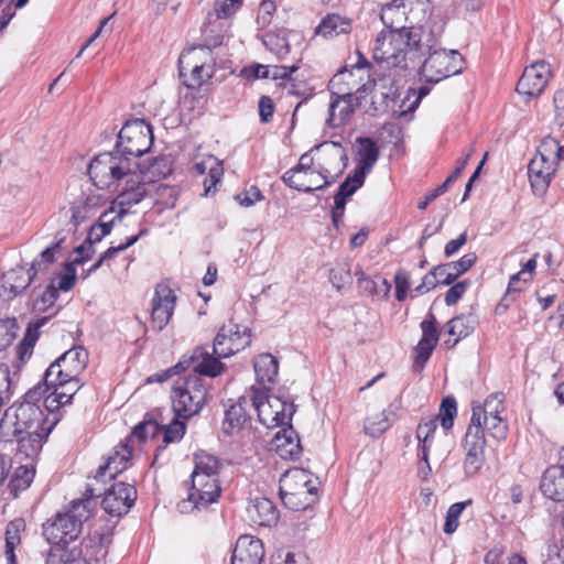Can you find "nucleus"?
Segmentation results:
<instances>
[{
	"label": "nucleus",
	"instance_id": "obj_13",
	"mask_svg": "<svg viewBox=\"0 0 564 564\" xmlns=\"http://www.w3.org/2000/svg\"><path fill=\"white\" fill-rule=\"evenodd\" d=\"M251 343L250 329L246 326H241L235 323L224 325L217 333L212 352L206 347H198L197 349H204L213 358L219 359L228 358L238 351L248 347Z\"/></svg>",
	"mask_w": 564,
	"mask_h": 564
},
{
	"label": "nucleus",
	"instance_id": "obj_7",
	"mask_svg": "<svg viewBox=\"0 0 564 564\" xmlns=\"http://www.w3.org/2000/svg\"><path fill=\"white\" fill-rule=\"evenodd\" d=\"M200 375L193 371L187 377L175 381L171 400L173 412L177 417H192L203 409L206 402L207 389Z\"/></svg>",
	"mask_w": 564,
	"mask_h": 564
},
{
	"label": "nucleus",
	"instance_id": "obj_20",
	"mask_svg": "<svg viewBox=\"0 0 564 564\" xmlns=\"http://www.w3.org/2000/svg\"><path fill=\"white\" fill-rule=\"evenodd\" d=\"M546 152L547 151L540 148L528 166L531 186L538 193H544L546 191L557 167L556 158Z\"/></svg>",
	"mask_w": 564,
	"mask_h": 564
},
{
	"label": "nucleus",
	"instance_id": "obj_54",
	"mask_svg": "<svg viewBox=\"0 0 564 564\" xmlns=\"http://www.w3.org/2000/svg\"><path fill=\"white\" fill-rule=\"evenodd\" d=\"M39 326H40V324H37L35 328H37ZM36 339H37L36 329H32L31 327H29L23 340L15 348L17 357L19 358V360L22 364L25 362V360H28L31 357Z\"/></svg>",
	"mask_w": 564,
	"mask_h": 564
},
{
	"label": "nucleus",
	"instance_id": "obj_1",
	"mask_svg": "<svg viewBox=\"0 0 564 564\" xmlns=\"http://www.w3.org/2000/svg\"><path fill=\"white\" fill-rule=\"evenodd\" d=\"M42 395L41 386L29 390L24 401L13 404L0 420V442L18 438L19 451L26 456L37 454L50 435L56 420L46 425L44 412L37 404Z\"/></svg>",
	"mask_w": 564,
	"mask_h": 564
},
{
	"label": "nucleus",
	"instance_id": "obj_29",
	"mask_svg": "<svg viewBox=\"0 0 564 564\" xmlns=\"http://www.w3.org/2000/svg\"><path fill=\"white\" fill-rule=\"evenodd\" d=\"M133 446L129 443L121 444L113 453L109 456L107 463L100 466L96 473L95 479L99 480L106 475L110 479H115L117 475L121 474L128 466L129 460L132 457Z\"/></svg>",
	"mask_w": 564,
	"mask_h": 564
},
{
	"label": "nucleus",
	"instance_id": "obj_25",
	"mask_svg": "<svg viewBox=\"0 0 564 564\" xmlns=\"http://www.w3.org/2000/svg\"><path fill=\"white\" fill-rule=\"evenodd\" d=\"M176 296L169 286H158L152 300L151 319L156 332H161L170 322Z\"/></svg>",
	"mask_w": 564,
	"mask_h": 564
},
{
	"label": "nucleus",
	"instance_id": "obj_19",
	"mask_svg": "<svg viewBox=\"0 0 564 564\" xmlns=\"http://www.w3.org/2000/svg\"><path fill=\"white\" fill-rule=\"evenodd\" d=\"M242 0H216L213 11L207 14L206 22L202 28L205 41L210 45L219 46L223 42V25H215L218 20L232 15L241 6Z\"/></svg>",
	"mask_w": 564,
	"mask_h": 564
},
{
	"label": "nucleus",
	"instance_id": "obj_57",
	"mask_svg": "<svg viewBox=\"0 0 564 564\" xmlns=\"http://www.w3.org/2000/svg\"><path fill=\"white\" fill-rule=\"evenodd\" d=\"M138 239H139V235H135V236L129 237L124 243H120L116 247L112 246V247L108 248L104 252V254L99 258V260L97 262H95L89 268L88 273L96 271L97 269L100 268V265L102 264L104 261L116 257L120 251L126 250L130 246L134 245L138 241Z\"/></svg>",
	"mask_w": 564,
	"mask_h": 564
},
{
	"label": "nucleus",
	"instance_id": "obj_5",
	"mask_svg": "<svg viewBox=\"0 0 564 564\" xmlns=\"http://www.w3.org/2000/svg\"><path fill=\"white\" fill-rule=\"evenodd\" d=\"M432 8L429 0H392L381 9L380 19L389 31L429 33L440 25H430Z\"/></svg>",
	"mask_w": 564,
	"mask_h": 564
},
{
	"label": "nucleus",
	"instance_id": "obj_9",
	"mask_svg": "<svg viewBox=\"0 0 564 564\" xmlns=\"http://www.w3.org/2000/svg\"><path fill=\"white\" fill-rule=\"evenodd\" d=\"M58 247L59 242L44 249L40 258L33 260L29 270L18 267L3 273L0 283V300L9 303L20 295L30 285L37 271L54 261V252Z\"/></svg>",
	"mask_w": 564,
	"mask_h": 564
},
{
	"label": "nucleus",
	"instance_id": "obj_48",
	"mask_svg": "<svg viewBox=\"0 0 564 564\" xmlns=\"http://www.w3.org/2000/svg\"><path fill=\"white\" fill-rule=\"evenodd\" d=\"M484 434L497 441H502L508 434V424L501 416H482Z\"/></svg>",
	"mask_w": 564,
	"mask_h": 564
},
{
	"label": "nucleus",
	"instance_id": "obj_2",
	"mask_svg": "<svg viewBox=\"0 0 564 564\" xmlns=\"http://www.w3.org/2000/svg\"><path fill=\"white\" fill-rule=\"evenodd\" d=\"M88 174L96 187L116 193V202L122 208L140 203L145 196V184L132 171L131 159L117 151L95 156L88 166Z\"/></svg>",
	"mask_w": 564,
	"mask_h": 564
},
{
	"label": "nucleus",
	"instance_id": "obj_52",
	"mask_svg": "<svg viewBox=\"0 0 564 564\" xmlns=\"http://www.w3.org/2000/svg\"><path fill=\"white\" fill-rule=\"evenodd\" d=\"M159 431L160 423L156 421H147L140 423L133 429L131 435L126 440V443H129L133 446L135 438L140 442H143L148 437H154Z\"/></svg>",
	"mask_w": 564,
	"mask_h": 564
},
{
	"label": "nucleus",
	"instance_id": "obj_44",
	"mask_svg": "<svg viewBox=\"0 0 564 564\" xmlns=\"http://www.w3.org/2000/svg\"><path fill=\"white\" fill-rule=\"evenodd\" d=\"M263 45L273 54L276 55L278 58H285L290 51L291 46L286 37L285 31H269L265 32L262 36Z\"/></svg>",
	"mask_w": 564,
	"mask_h": 564
},
{
	"label": "nucleus",
	"instance_id": "obj_42",
	"mask_svg": "<svg viewBox=\"0 0 564 564\" xmlns=\"http://www.w3.org/2000/svg\"><path fill=\"white\" fill-rule=\"evenodd\" d=\"M195 467L192 473V477L200 475L207 476L208 478L219 477V470L221 463L219 459L206 452H199L195 454Z\"/></svg>",
	"mask_w": 564,
	"mask_h": 564
},
{
	"label": "nucleus",
	"instance_id": "obj_47",
	"mask_svg": "<svg viewBox=\"0 0 564 564\" xmlns=\"http://www.w3.org/2000/svg\"><path fill=\"white\" fill-rule=\"evenodd\" d=\"M23 528L21 521H12L6 530V551L4 556L7 564H17L14 550L21 543L20 532Z\"/></svg>",
	"mask_w": 564,
	"mask_h": 564
},
{
	"label": "nucleus",
	"instance_id": "obj_22",
	"mask_svg": "<svg viewBox=\"0 0 564 564\" xmlns=\"http://www.w3.org/2000/svg\"><path fill=\"white\" fill-rule=\"evenodd\" d=\"M311 151L301 155L296 166L286 171L282 180L291 188L300 192L313 193L332 184V181H325L323 184L308 185L303 176H313L315 171L312 169L314 159Z\"/></svg>",
	"mask_w": 564,
	"mask_h": 564
},
{
	"label": "nucleus",
	"instance_id": "obj_28",
	"mask_svg": "<svg viewBox=\"0 0 564 564\" xmlns=\"http://www.w3.org/2000/svg\"><path fill=\"white\" fill-rule=\"evenodd\" d=\"M250 400L258 413L259 421L268 429H272L273 414L281 409V398L268 395L264 390L252 389Z\"/></svg>",
	"mask_w": 564,
	"mask_h": 564
},
{
	"label": "nucleus",
	"instance_id": "obj_34",
	"mask_svg": "<svg viewBox=\"0 0 564 564\" xmlns=\"http://www.w3.org/2000/svg\"><path fill=\"white\" fill-rule=\"evenodd\" d=\"M359 148L357 150V166L355 173L366 178L379 158V149L370 138H358Z\"/></svg>",
	"mask_w": 564,
	"mask_h": 564
},
{
	"label": "nucleus",
	"instance_id": "obj_49",
	"mask_svg": "<svg viewBox=\"0 0 564 564\" xmlns=\"http://www.w3.org/2000/svg\"><path fill=\"white\" fill-rule=\"evenodd\" d=\"M470 503L471 500H466L463 502L453 503L448 508L445 517V523L443 527L444 533L452 534L457 530L459 524V517L462 516L464 509Z\"/></svg>",
	"mask_w": 564,
	"mask_h": 564
},
{
	"label": "nucleus",
	"instance_id": "obj_45",
	"mask_svg": "<svg viewBox=\"0 0 564 564\" xmlns=\"http://www.w3.org/2000/svg\"><path fill=\"white\" fill-rule=\"evenodd\" d=\"M279 492L283 505L293 511L305 510L316 501V495L307 491L279 490Z\"/></svg>",
	"mask_w": 564,
	"mask_h": 564
},
{
	"label": "nucleus",
	"instance_id": "obj_56",
	"mask_svg": "<svg viewBox=\"0 0 564 564\" xmlns=\"http://www.w3.org/2000/svg\"><path fill=\"white\" fill-rule=\"evenodd\" d=\"M521 283L523 284L520 274H514L510 278L507 292L497 307L498 311L501 308L506 311L509 307L510 302L516 300V294L523 291V286L520 285Z\"/></svg>",
	"mask_w": 564,
	"mask_h": 564
},
{
	"label": "nucleus",
	"instance_id": "obj_51",
	"mask_svg": "<svg viewBox=\"0 0 564 564\" xmlns=\"http://www.w3.org/2000/svg\"><path fill=\"white\" fill-rule=\"evenodd\" d=\"M457 414V403L453 397L443 399L440 406V414L436 416L441 420V425L444 430H449L454 424V419Z\"/></svg>",
	"mask_w": 564,
	"mask_h": 564
},
{
	"label": "nucleus",
	"instance_id": "obj_31",
	"mask_svg": "<svg viewBox=\"0 0 564 564\" xmlns=\"http://www.w3.org/2000/svg\"><path fill=\"white\" fill-rule=\"evenodd\" d=\"M540 489L542 494L554 501L564 500V467L550 466L543 474Z\"/></svg>",
	"mask_w": 564,
	"mask_h": 564
},
{
	"label": "nucleus",
	"instance_id": "obj_27",
	"mask_svg": "<svg viewBox=\"0 0 564 564\" xmlns=\"http://www.w3.org/2000/svg\"><path fill=\"white\" fill-rule=\"evenodd\" d=\"M437 429V417L423 419L416 429V438L419 441V457L425 464L421 473L427 476L431 473L429 456L432 451L434 433Z\"/></svg>",
	"mask_w": 564,
	"mask_h": 564
},
{
	"label": "nucleus",
	"instance_id": "obj_15",
	"mask_svg": "<svg viewBox=\"0 0 564 564\" xmlns=\"http://www.w3.org/2000/svg\"><path fill=\"white\" fill-rule=\"evenodd\" d=\"M87 362V350L80 346L73 347L50 365L44 373V382H53L61 378H79Z\"/></svg>",
	"mask_w": 564,
	"mask_h": 564
},
{
	"label": "nucleus",
	"instance_id": "obj_30",
	"mask_svg": "<svg viewBox=\"0 0 564 564\" xmlns=\"http://www.w3.org/2000/svg\"><path fill=\"white\" fill-rule=\"evenodd\" d=\"M247 511L250 520L261 527H271L279 520V512L274 503L264 497L252 499Z\"/></svg>",
	"mask_w": 564,
	"mask_h": 564
},
{
	"label": "nucleus",
	"instance_id": "obj_37",
	"mask_svg": "<svg viewBox=\"0 0 564 564\" xmlns=\"http://www.w3.org/2000/svg\"><path fill=\"white\" fill-rule=\"evenodd\" d=\"M242 402H247L246 397H242L239 402L231 404L226 410L221 424L223 433L227 435H235L239 433L249 421V415L247 414Z\"/></svg>",
	"mask_w": 564,
	"mask_h": 564
},
{
	"label": "nucleus",
	"instance_id": "obj_62",
	"mask_svg": "<svg viewBox=\"0 0 564 564\" xmlns=\"http://www.w3.org/2000/svg\"><path fill=\"white\" fill-rule=\"evenodd\" d=\"M329 279L332 284L340 290L345 284L351 282L350 270L346 264L332 269Z\"/></svg>",
	"mask_w": 564,
	"mask_h": 564
},
{
	"label": "nucleus",
	"instance_id": "obj_33",
	"mask_svg": "<svg viewBox=\"0 0 564 564\" xmlns=\"http://www.w3.org/2000/svg\"><path fill=\"white\" fill-rule=\"evenodd\" d=\"M351 19L338 13L326 14L314 30V34L324 39H333L351 31Z\"/></svg>",
	"mask_w": 564,
	"mask_h": 564
},
{
	"label": "nucleus",
	"instance_id": "obj_8",
	"mask_svg": "<svg viewBox=\"0 0 564 564\" xmlns=\"http://www.w3.org/2000/svg\"><path fill=\"white\" fill-rule=\"evenodd\" d=\"M441 34L442 32L436 36L434 46L431 50L423 47V50L419 51L417 55L414 56L415 59L425 55V53H429V56L424 59L420 68L422 78L429 83H438L449 76L459 74L463 70L464 59L457 51L435 48L437 39Z\"/></svg>",
	"mask_w": 564,
	"mask_h": 564
},
{
	"label": "nucleus",
	"instance_id": "obj_14",
	"mask_svg": "<svg viewBox=\"0 0 564 564\" xmlns=\"http://www.w3.org/2000/svg\"><path fill=\"white\" fill-rule=\"evenodd\" d=\"M221 487L219 477L208 478L200 475L192 477V486L187 498L177 503L181 513H191L194 510L207 508L220 497Z\"/></svg>",
	"mask_w": 564,
	"mask_h": 564
},
{
	"label": "nucleus",
	"instance_id": "obj_18",
	"mask_svg": "<svg viewBox=\"0 0 564 564\" xmlns=\"http://www.w3.org/2000/svg\"><path fill=\"white\" fill-rule=\"evenodd\" d=\"M138 492L133 484L116 481L105 491L102 508L110 516L126 514L134 505Z\"/></svg>",
	"mask_w": 564,
	"mask_h": 564
},
{
	"label": "nucleus",
	"instance_id": "obj_55",
	"mask_svg": "<svg viewBox=\"0 0 564 564\" xmlns=\"http://www.w3.org/2000/svg\"><path fill=\"white\" fill-rule=\"evenodd\" d=\"M177 196L178 192L175 187L161 184L155 191V203L162 208H173L175 207Z\"/></svg>",
	"mask_w": 564,
	"mask_h": 564
},
{
	"label": "nucleus",
	"instance_id": "obj_53",
	"mask_svg": "<svg viewBox=\"0 0 564 564\" xmlns=\"http://www.w3.org/2000/svg\"><path fill=\"white\" fill-rule=\"evenodd\" d=\"M50 392V394L45 398L44 404L48 411H53L58 409L61 405H66L70 403L72 399L67 398V393H65L58 386H45L44 392Z\"/></svg>",
	"mask_w": 564,
	"mask_h": 564
},
{
	"label": "nucleus",
	"instance_id": "obj_36",
	"mask_svg": "<svg viewBox=\"0 0 564 564\" xmlns=\"http://www.w3.org/2000/svg\"><path fill=\"white\" fill-rule=\"evenodd\" d=\"M503 411V394H491L485 400L482 405H473V415L469 424H476L478 430H480L484 433L482 416H501V413Z\"/></svg>",
	"mask_w": 564,
	"mask_h": 564
},
{
	"label": "nucleus",
	"instance_id": "obj_60",
	"mask_svg": "<svg viewBox=\"0 0 564 564\" xmlns=\"http://www.w3.org/2000/svg\"><path fill=\"white\" fill-rule=\"evenodd\" d=\"M543 564H564V543L547 545L543 553Z\"/></svg>",
	"mask_w": 564,
	"mask_h": 564
},
{
	"label": "nucleus",
	"instance_id": "obj_23",
	"mask_svg": "<svg viewBox=\"0 0 564 564\" xmlns=\"http://www.w3.org/2000/svg\"><path fill=\"white\" fill-rule=\"evenodd\" d=\"M551 70L549 65L539 61L524 68V72L517 84V91L528 97H538L545 88Z\"/></svg>",
	"mask_w": 564,
	"mask_h": 564
},
{
	"label": "nucleus",
	"instance_id": "obj_6",
	"mask_svg": "<svg viewBox=\"0 0 564 564\" xmlns=\"http://www.w3.org/2000/svg\"><path fill=\"white\" fill-rule=\"evenodd\" d=\"M206 45L184 50L178 58L180 76L187 88H199L214 75L215 58L212 47L214 45L206 41Z\"/></svg>",
	"mask_w": 564,
	"mask_h": 564
},
{
	"label": "nucleus",
	"instance_id": "obj_4",
	"mask_svg": "<svg viewBox=\"0 0 564 564\" xmlns=\"http://www.w3.org/2000/svg\"><path fill=\"white\" fill-rule=\"evenodd\" d=\"M443 31L431 29L429 33H399L395 31H382L378 34L373 47V59L388 68H406V58L414 61V56L423 47L431 50L434 46L436 36Z\"/></svg>",
	"mask_w": 564,
	"mask_h": 564
},
{
	"label": "nucleus",
	"instance_id": "obj_50",
	"mask_svg": "<svg viewBox=\"0 0 564 564\" xmlns=\"http://www.w3.org/2000/svg\"><path fill=\"white\" fill-rule=\"evenodd\" d=\"M176 415L173 420L165 424L163 421L160 422V430L163 431V442L166 444L180 441L185 434V423L181 422Z\"/></svg>",
	"mask_w": 564,
	"mask_h": 564
},
{
	"label": "nucleus",
	"instance_id": "obj_41",
	"mask_svg": "<svg viewBox=\"0 0 564 564\" xmlns=\"http://www.w3.org/2000/svg\"><path fill=\"white\" fill-rule=\"evenodd\" d=\"M477 256L475 252L464 254L459 260L437 265V271L442 274L444 270L448 273L446 278L441 280L444 285L452 284L459 275L467 272L476 262Z\"/></svg>",
	"mask_w": 564,
	"mask_h": 564
},
{
	"label": "nucleus",
	"instance_id": "obj_40",
	"mask_svg": "<svg viewBox=\"0 0 564 564\" xmlns=\"http://www.w3.org/2000/svg\"><path fill=\"white\" fill-rule=\"evenodd\" d=\"M328 87L332 95L343 97L355 95V91H357L358 88H365V85L360 86L359 83L356 82L352 70L344 68L332 77Z\"/></svg>",
	"mask_w": 564,
	"mask_h": 564
},
{
	"label": "nucleus",
	"instance_id": "obj_32",
	"mask_svg": "<svg viewBox=\"0 0 564 564\" xmlns=\"http://www.w3.org/2000/svg\"><path fill=\"white\" fill-rule=\"evenodd\" d=\"M279 490L307 491L316 495V486L312 480V475L303 468H292L285 471L280 478Z\"/></svg>",
	"mask_w": 564,
	"mask_h": 564
},
{
	"label": "nucleus",
	"instance_id": "obj_3",
	"mask_svg": "<svg viewBox=\"0 0 564 564\" xmlns=\"http://www.w3.org/2000/svg\"><path fill=\"white\" fill-rule=\"evenodd\" d=\"M101 492L96 488L88 486L84 494V498L73 500L66 512H59L52 519L47 520L43 525V536L51 544L48 553L56 547L63 552L72 551L73 544L79 536L83 523L87 521L96 508L95 497Z\"/></svg>",
	"mask_w": 564,
	"mask_h": 564
},
{
	"label": "nucleus",
	"instance_id": "obj_64",
	"mask_svg": "<svg viewBox=\"0 0 564 564\" xmlns=\"http://www.w3.org/2000/svg\"><path fill=\"white\" fill-rule=\"evenodd\" d=\"M13 328V323H10L9 321L0 322V354L12 345L15 338V332Z\"/></svg>",
	"mask_w": 564,
	"mask_h": 564
},
{
	"label": "nucleus",
	"instance_id": "obj_24",
	"mask_svg": "<svg viewBox=\"0 0 564 564\" xmlns=\"http://www.w3.org/2000/svg\"><path fill=\"white\" fill-rule=\"evenodd\" d=\"M421 330L422 337L415 347V357L413 361V369L415 371H421L424 368L438 343L437 322L433 313H429L422 321Z\"/></svg>",
	"mask_w": 564,
	"mask_h": 564
},
{
	"label": "nucleus",
	"instance_id": "obj_59",
	"mask_svg": "<svg viewBox=\"0 0 564 564\" xmlns=\"http://www.w3.org/2000/svg\"><path fill=\"white\" fill-rule=\"evenodd\" d=\"M365 178L358 176L354 172L352 175L347 176V178L339 185L336 194L345 196L349 198L355 192L364 185Z\"/></svg>",
	"mask_w": 564,
	"mask_h": 564
},
{
	"label": "nucleus",
	"instance_id": "obj_10",
	"mask_svg": "<svg viewBox=\"0 0 564 564\" xmlns=\"http://www.w3.org/2000/svg\"><path fill=\"white\" fill-rule=\"evenodd\" d=\"M153 144L151 126L144 119L129 120L118 133L117 152L128 158L147 153Z\"/></svg>",
	"mask_w": 564,
	"mask_h": 564
},
{
	"label": "nucleus",
	"instance_id": "obj_35",
	"mask_svg": "<svg viewBox=\"0 0 564 564\" xmlns=\"http://www.w3.org/2000/svg\"><path fill=\"white\" fill-rule=\"evenodd\" d=\"M274 444L276 452L282 458L295 459L302 451L300 437L292 425L276 433Z\"/></svg>",
	"mask_w": 564,
	"mask_h": 564
},
{
	"label": "nucleus",
	"instance_id": "obj_21",
	"mask_svg": "<svg viewBox=\"0 0 564 564\" xmlns=\"http://www.w3.org/2000/svg\"><path fill=\"white\" fill-rule=\"evenodd\" d=\"M485 446L486 438L484 437V433L478 430L476 424H469L464 441V447L466 449L464 471L466 476H475L484 466Z\"/></svg>",
	"mask_w": 564,
	"mask_h": 564
},
{
	"label": "nucleus",
	"instance_id": "obj_39",
	"mask_svg": "<svg viewBox=\"0 0 564 564\" xmlns=\"http://www.w3.org/2000/svg\"><path fill=\"white\" fill-rule=\"evenodd\" d=\"M253 368L258 382L265 390L268 389V384L274 382L278 376L279 364L276 358L271 354H261L254 359Z\"/></svg>",
	"mask_w": 564,
	"mask_h": 564
},
{
	"label": "nucleus",
	"instance_id": "obj_46",
	"mask_svg": "<svg viewBox=\"0 0 564 564\" xmlns=\"http://www.w3.org/2000/svg\"><path fill=\"white\" fill-rule=\"evenodd\" d=\"M393 413L389 410H383L367 416L365 421V433L371 437H378L384 433L391 425V415Z\"/></svg>",
	"mask_w": 564,
	"mask_h": 564
},
{
	"label": "nucleus",
	"instance_id": "obj_11",
	"mask_svg": "<svg viewBox=\"0 0 564 564\" xmlns=\"http://www.w3.org/2000/svg\"><path fill=\"white\" fill-rule=\"evenodd\" d=\"M187 369H192V371L204 373V376L213 378L220 375L224 371L225 366L223 362L213 358L212 355L204 349H195L189 356H183L174 367L163 371L162 373L149 377L147 381L164 382L173 375Z\"/></svg>",
	"mask_w": 564,
	"mask_h": 564
},
{
	"label": "nucleus",
	"instance_id": "obj_17",
	"mask_svg": "<svg viewBox=\"0 0 564 564\" xmlns=\"http://www.w3.org/2000/svg\"><path fill=\"white\" fill-rule=\"evenodd\" d=\"M366 88H358L355 95L338 96L332 95L328 106V117L325 121L328 128H339L347 124L352 113L358 109L365 98Z\"/></svg>",
	"mask_w": 564,
	"mask_h": 564
},
{
	"label": "nucleus",
	"instance_id": "obj_61",
	"mask_svg": "<svg viewBox=\"0 0 564 564\" xmlns=\"http://www.w3.org/2000/svg\"><path fill=\"white\" fill-rule=\"evenodd\" d=\"M295 412L294 405L292 403H288L281 399V409L274 412V421L272 427L280 425H290V421L292 419L293 413Z\"/></svg>",
	"mask_w": 564,
	"mask_h": 564
},
{
	"label": "nucleus",
	"instance_id": "obj_63",
	"mask_svg": "<svg viewBox=\"0 0 564 564\" xmlns=\"http://www.w3.org/2000/svg\"><path fill=\"white\" fill-rule=\"evenodd\" d=\"M76 280V269L75 264L72 262L67 263L65 267V272L58 276V282L55 288L59 291H69L73 289Z\"/></svg>",
	"mask_w": 564,
	"mask_h": 564
},
{
	"label": "nucleus",
	"instance_id": "obj_58",
	"mask_svg": "<svg viewBox=\"0 0 564 564\" xmlns=\"http://www.w3.org/2000/svg\"><path fill=\"white\" fill-rule=\"evenodd\" d=\"M33 478L34 471L21 466L15 470L14 478L11 480L10 485L14 490H24L31 485Z\"/></svg>",
	"mask_w": 564,
	"mask_h": 564
},
{
	"label": "nucleus",
	"instance_id": "obj_26",
	"mask_svg": "<svg viewBox=\"0 0 564 564\" xmlns=\"http://www.w3.org/2000/svg\"><path fill=\"white\" fill-rule=\"evenodd\" d=\"M264 549L261 540L252 535H241L235 545L231 564H261Z\"/></svg>",
	"mask_w": 564,
	"mask_h": 564
},
{
	"label": "nucleus",
	"instance_id": "obj_43",
	"mask_svg": "<svg viewBox=\"0 0 564 564\" xmlns=\"http://www.w3.org/2000/svg\"><path fill=\"white\" fill-rule=\"evenodd\" d=\"M123 209L117 216H112V212H105L100 215L98 221L90 226L86 241L91 246L99 242L106 235L111 231L116 218H121Z\"/></svg>",
	"mask_w": 564,
	"mask_h": 564
},
{
	"label": "nucleus",
	"instance_id": "obj_16",
	"mask_svg": "<svg viewBox=\"0 0 564 564\" xmlns=\"http://www.w3.org/2000/svg\"><path fill=\"white\" fill-rule=\"evenodd\" d=\"M321 150V155L317 159V176L323 180V182L332 181L333 183L335 177H337L345 167V163H343L347 160L345 149L339 142L332 141L313 147L311 152Z\"/></svg>",
	"mask_w": 564,
	"mask_h": 564
},
{
	"label": "nucleus",
	"instance_id": "obj_12",
	"mask_svg": "<svg viewBox=\"0 0 564 564\" xmlns=\"http://www.w3.org/2000/svg\"><path fill=\"white\" fill-rule=\"evenodd\" d=\"M107 553L101 538L89 536L79 545H74L69 552L56 547L52 553H47L45 564H90L91 560L105 558Z\"/></svg>",
	"mask_w": 564,
	"mask_h": 564
},
{
	"label": "nucleus",
	"instance_id": "obj_38",
	"mask_svg": "<svg viewBox=\"0 0 564 564\" xmlns=\"http://www.w3.org/2000/svg\"><path fill=\"white\" fill-rule=\"evenodd\" d=\"M447 333L454 337L451 347H454L459 340L469 336L478 325V318L475 314H460L447 322Z\"/></svg>",
	"mask_w": 564,
	"mask_h": 564
}]
</instances>
